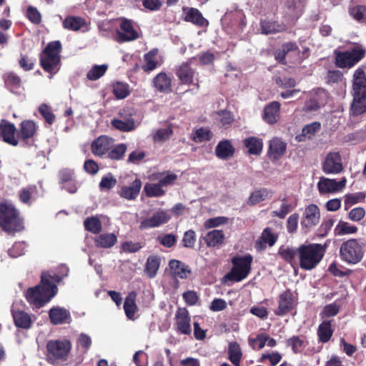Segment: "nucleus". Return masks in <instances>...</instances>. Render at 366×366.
I'll return each mask as SVG.
<instances>
[{"label":"nucleus","mask_w":366,"mask_h":366,"mask_svg":"<svg viewBox=\"0 0 366 366\" xmlns=\"http://www.w3.org/2000/svg\"><path fill=\"white\" fill-rule=\"evenodd\" d=\"M326 244L319 243L303 244L297 247L299 265L304 270L315 269L324 257Z\"/></svg>","instance_id":"nucleus-1"},{"label":"nucleus","mask_w":366,"mask_h":366,"mask_svg":"<svg viewBox=\"0 0 366 366\" xmlns=\"http://www.w3.org/2000/svg\"><path fill=\"white\" fill-rule=\"evenodd\" d=\"M0 227L3 231L14 234L24 229V219L15 206L7 201L0 202Z\"/></svg>","instance_id":"nucleus-2"},{"label":"nucleus","mask_w":366,"mask_h":366,"mask_svg":"<svg viewBox=\"0 0 366 366\" xmlns=\"http://www.w3.org/2000/svg\"><path fill=\"white\" fill-rule=\"evenodd\" d=\"M366 66H361L354 72L352 88L354 98L351 111L354 116L366 112Z\"/></svg>","instance_id":"nucleus-3"},{"label":"nucleus","mask_w":366,"mask_h":366,"mask_svg":"<svg viewBox=\"0 0 366 366\" xmlns=\"http://www.w3.org/2000/svg\"><path fill=\"white\" fill-rule=\"evenodd\" d=\"M61 44L59 41L48 43L39 56L40 66L44 71L53 75L56 74L61 64Z\"/></svg>","instance_id":"nucleus-4"},{"label":"nucleus","mask_w":366,"mask_h":366,"mask_svg":"<svg viewBox=\"0 0 366 366\" xmlns=\"http://www.w3.org/2000/svg\"><path fill=\"white\" fill-rule=\"evenodd\" d=\"M335 64L340 69H351L366 56V48L355 43L353 46L345 51L335 50Z\"/></svg>","instance_id":"nucleus-5"},{"label":"nucleus","mask_w":366,"mask_h":366,"mask_svg":"<svg viewBox=\"0 0 366 366\" xmlns=\"http://www.w3.org/2000/svg\"><path fill=\"white\" fill-rule=\"evenodd\" d=\"M54 296L55 292L52 291V286L46 283L45 277H41L40 284L35 287H29L25 292V297L27 302L36 308L44 307Z\"/></svg>","instance_id":"nucleus-6"},{"label":"nucleus","mask_w":366,"mask_h":366,"mask_svg":"<svg viewBox=\"0 0 366 366\" xmlns=\"http://www.w3.org/2000/svg\"><path fill=\"white\" fill-rule=\"evenodd\" d=\"M365 252V244L360 239H350L341 244L340 256L349 264H356L362 261Z\"/></svg>","instance_id":"nucleus-7"},{"label":"nucleus","mask_w":366,"mask_h":366,"mask_svg":"<svg viewBox=\"0 0 366 366\" xmlns=\"http://www.w3.org/2000/svg\"><path fill=\"white\" fill-rule=\"evenodd\" d=\"M252 259L251 254L232 257V264L233 267L224 278L233 282L243 280L250 272Z\"/></svg>","instance_id":"nucleus-8"},{"label":"nucleus","mask_w":366,"mask_h":366,"mask_svg":"<svg viewBox=\"0 0 366 366\" xmlns=\"http://www.w3.org/2000/svg\"><path fill=\"white\" fill-rule=\"evenodd\" d=\"M72 344L70 340H49L46 343L47 358L53 362L66 361L71 350Z\"/></svg>","instance_id":"nucleus-9"},{"label":"nucleus","mask_w":366,"mask_h":366,"mask_svg":"<svg viewBox=\"0 0 366 366\" xmlns=\"http://www.w3.org/2000/svg\"><path fill=\"white\" fill-rule=\"evenodd\" d=\"M330 97L329 92L322 88L312 89L309 94V99L305 102L303 111L315 112L325 107Z\"/></svg>","instance_id":"nucleus-10"},{"label":"nucleus","mask_w":366,"mask_h":366,"mask_svg":"<svg viewBox=\"0 0 366 366\" xmlns=\"http://www.w3.org/2000/svg\"><path fill=\"white\" fill-rule=\"evenodd\" d=\"M119 29L116 31V40L119 43L132 41L139 38L138 31L134 28L132 20L120 19Z\"/></svg>","instance_id":"nucleus-11"},{"label":"nucleus","mask_w":366,"mask_h":366,"mask_svg":"<svg viewBox=\"0 0 366 366\" xmlns=\"http://www.w3.org/2000/svg\"><path fill=\"white\" fill-rule=\"evenodd\" d=\"M191 318L189 311L185 308L179 307L175 314V329L177 332L189 335L192 333Z\"/></svg>","instance_id":"nucleus-12"},{"label":"nucleus","mask_w":366,"mask_h":366,"mask_svg":"<svg viewBox=\"0 0 366 366\" xmlns=\"http://www.w3.org/2000/svg\"><path fill=\"white\" fill-rule=\"evenodd\" d=\"M322 169L327 174L340 173L343 170V167L340 153L337 152L328 153L322 162Z\"/></svg>","instance_id":"nucleus-13"},{"label":"nucleus","mask_w":366,"mask_h":366,"mask_svg":"<svg viewBox=\"0 0 366 366\" xmlns=\"http://www.w3.org/2000/svg\"><path fill=\"white\" fill-rule=\"evenodd\" d=\"M114 139L107 135H101L95 139L91 144V152L96 156L101 158L106 157Z\"/></svg>","instance_id":"nucleus-14"},{"label":"nucleus","mask_w":366,"mask_h":366,"mask_svg":"<svg viewBox=\"0 0 366 366\" xmlns=\"http://www.w3.org/2000/svg\"><path fill=\"white\" fill-rule=\"evenodd\" d=\"M295 307L293 294L290 289L281 293L278 297V307L274 311L277 316H284L292 312Z\"/></svg>","instance_id":"nucleus-15"},{"label":"nucleus","mask_w":366,"mask_h":366,"mask_svg":"<svg viewBox=\"0 0 366 366\" xmlns=\"http://www.w3.org/2000/svg\"><path fill=\"white\" fill-rule=\"evenodd\" d=\"M16 128L13 123L6 119L0 120V139L4 142L16 147L19 144V140L15 137Z\"/></svg>","instance_id":"nucleus-16"},{"label":"nucleus","mask_w":366,"mask_h":366,"mask_svg":"<svg viewBox=\"0 0 366 366\" xmlns=\"http://www.w3.org/2000/svg\"><path fill=\"white\" fill-rule=\"evenodd\" d=\"M37 129L36 123L32 120H24L20 124L19 137L26 146H31L33 143V137Z\"/></svg>","instance_id":"nucleus-17"},{"label":"nucleus","mask_w":366,"mask_h":366,"mask_svg":"<svg viewBox=\"0 0 366 366\" xmlns=\"http://www.w3.org/2000/svg\"><path fill=\"white\" fill-rule=\"evenodd\" d=\"M320 219L319 207L314 204L308 205L305 210L301 220V225L303 227L310 229L317 225Z\"/></svg>","instance_id":"nucleus-18"},{"label":"nucleus","mask_w":366,"mask_h":366,"mask_svg":"<svg viewBox=\"0 0 366 366\" xmlns=\"http://www.w3.org/2000/svg\"><path fill=\"white\" fill-rule=\"evenodd\" d=\"M182 19L186 22H190L199 27L209 24L208 21L203 16L201 11L194 7L184 6L182 8Z\"/></svg>","instance_id":"nucleus-19"},{"label":"nucleus","mask_w":366,"mask_h":366,"mask_svg":"<svg viewBox=\"0 0 366 366\" xmlns=\"http://www.w3.org/2000/svg\"><path fill=\"white\" fill-rule=\"evenodd\" d=\"M195 57L189 59L187 61L182 63L176 71V75L182 84H191L193 82L195 74V69L191 67V64Z\"/></svg>","instance_id":"nucleus-20"},{"label":"nucleus","mask_w":366,"mask_h":366,"mask_svg":"<svg viewBox=\"0 0 366 366\" xmlns=\"http://www.w3.org/2000/svg\"><path fill=\"white\" fill-rule=\"evenodd\" d=\"M170 219L167 212L163 210L157 211L151 217L146 218L141 221L139 229L141 230L157 227L167 223Z\"/></svg>","instance_id":"nucleus-21"},{"label":"nucleus","mask_w":366,"mask_h":366,"mask_svg":"<svg viewBox=\"0 0 366 366\" xmlns=\"http://www.w3.org/2000/svg\"><path fill=\"white\" fill-rule=\"evenodd\" d=\"M346 179L336 181L335 179L322 177L317 183L319 192L322 194L340 191L345 187Z\"/></svg>","instance_id":"nucleus-22"},{"label":"nucleus","mask_w":366,"mask_h":366,"mask_svg":"<svg viewBox=\"0 0 366 366\" xmlns=\"http://www.w3.org/2000/svg\"><path fill=\"white\" fill-rule=\"evenodd\" d=\"M281 104L277 101H274L265 106L262 114V119L267 124L273 125L280 119Z\"/></svg>","instance_id":"nucleus-23"},{"label":"nucleus","mask_w":366,"mask_h":366,"mask_svg":"<svg viewBox=\"0 0 366 366\" xmlns=\"http://www.w3.org/2000/svg\"><path fill=\"white\" fill-rule=\"evenodd\" d=\"M287 144L279 137H274L269 141L268 157L272 160L280 159L285 153Z\"/></svg>","instance_id":"nucleus-24"},{"label":"nucleus","mask_w":366,"mask_h":366,"mask_svg":"<svg viewBox=\"0 0 366 366\" xmlns=\"http://www.w3.org/2000/svg\"><path fill=\"white\" fill-rule=\"evenodd\" d=\"M278 239V235L272 232L270 227H266L262 231L259 238L255 242V248L258 251L266 249L267 245L273 246Z\"/></svg>","instance_id":"nucleus-25"},{"label":"nucleus","mask_w":366,"mask_h":366,"mask_svg":"<svg viewBox=\"0 0 366 366\" xmlns=\"http://www.w3.org/2000/svg\"><path fill=\"white\" fill-rule=\"evenodd\" d=\"M49 316L51 324L62 325L71 320V315L69 310L59 307H53L49 312Z\"/></svg>","instance_id":"nucleus-26"},{"label":"nucleus","mask_w":366,"mask_h":366,"mask_svg":"<svg viewBox=\"0 0 366 366\" xmlns=\"http://www.w3.org/2000/svg\"><path fill=\"white\" fill-rule=\"evenodd\" d=\"M142 188V182L139 179H135L131 185L122 186L119 192V196L127 200L135 199L139 194Z\"/></svg>","instance_id":"nucleus-27"},{"label":"nucleus","mask_w":366,"mask_h":366,"mask_svg":"<svg viewBox=\"0 0 366 366\" xmlns=\"http://www.w3.org/2000/svg\"><path fill=\"white\" fill-rule=\"evenodd\" d=\"M169 266L171 272L175 277L187 279L188 276L192 274V270L189 267L180 260L171 259L169 262Z\"/></svg>","instance_id":"nucleus-28"},{"label":"nucleus","mask_w":366,"mask_h":366,"mask_svg":"<svg viewBox=\"0 0 366 366\" xmlns=\"http://www.w3.org/2000/svg\"><path fill=\"white\" fill-rule=\"evenodd\" d=\"M261 33L265 35L283 32L287 30V26L277 21L261 20Z\"/></svg>","instance_id":"nucleus-29"},{"label":"nucleus","mask_w":366,"mask_h":366,"mask_svg":"<svg viewBox=\"0 0 366 366\" xmlns=\"http://www.w3.org/2000/svg\"><path fill=\"white\" fill-rule=\"evenodd\" d=\"M64 29L77 31L84 28L87 30V22L85 19L81 16H67L62 21Z\"/></svg>","instance_id":"nucleus-30"},{"label":"nucleus","mask_w":366,"mask_h":366,"mask_svg":"<svg viewBox=\"0 0 366 366\" xmlns=\"http://www.w3.org/2000/svg\"><path fill=\"white\" fill-rule=\"evenodd\" d=\"M38 196V189L36 185L30 184L19 191V201L25 204L31 205Z\"/></svg>","instance_id":"nucleus-31"},{"label":"nucleus","mask_w":366,"mask_h":366,"mask_svg":"<svg viewBox=\"0 0 366 366\" xmlns=\"http://www.w3.org/2000/svg\"><path fill=\"white\" fill-rule=\"evenodd\" d=\"M234 152L235 149L228 139L220 141L215 148V154L221 159H227L232 157Z\"/></svg>","instance_id":"nucleus-32"},{"label":"nucleus","mask_w":366,"mask_h":366,"mask_svg":"<svg viewBox=\"0 0 366 366\" xmlns=\"http://www.w3.org/2000/svg\"><path fill=\"white\" fill-rule=\"evenodd\" d=\"M244 146L247 149V152L251 155L259 156L263 149V140L257 137H249L244 139Z\"/></svg>","instance_id":"nucleus-33"},{"label":"nucleus","mask_w":366,"mask_h":366,"mask_svg":"<svg viewBox=\"0 0 366 366\" xmlns=\"http://www.w3.org/2000/svg\"><path fill=\"white\" fill-rule=\"evenodd\" d=\"M12 317L14 325L18 328L28 330L32 325V320L30 315L23 310H13Z\"/></svg>","instance_id":"nucleus-34"},{"label":"nucleus","mask_w":366,"mask_h":366,"mask_svg":"<svg viewBox=\"0 0 366 366\" xmlns=\"http://www.w3.org/2000/svg\"><path fill=\"white\" fill-rule=\"evenodd\" d=\"M153 84L160 92L169 93L172 91V80L164 72L158 74L154 78Z\"/></svg>","instance_id":"nucleus-35"},{"label":"nucleus","mask_w":366,"mask_h":366,"mask_svg":"<svg viewBox=\"0 0 366 366\" xmlns=\"http://www.w3.org/2000/svg\"><path fill=\"white\" fill-rule=\"evenodd\" d=\"M95 246L100 248H111L117 242V237L114 233H103L94 239Z\"/></svg>","instance_id":"nucleus-36"},{"label":"nucleus","mask_w":366,"mask_h":366,"mask_svg":"<svg viewBox=\"0 0 366 366\" xmlns=\"http://www.w3.org/2000/svg\"><path fill=\"white\" fill-rule=\"evenodd\" d=\"M161 259L157 255H150L147 257L144 272L147 277H155L159 269Z\"/></svg>","instance_id":"nucleus-37"},{"label":"nucleus","mask_w":366,"mask_h":366,"mask_svg":"<svg viewBox=\"0 0 366 366\" xmlns=\"http://www.w3.org/2000/svg\"><path fill=\"white\" fill-rule=\"evenodd\" d=\"M136 297V292L132 291L128 294V295L125 298L124 303V310L126 316L127 317L128 319L132 320H134V315L136 312L137 311Z\"/></svg>","instance_id":"nucleus-38"},{"label":"nucleus","mask_w":366,"mask_h":366,"mask_svg":"<svg viewBox=\"0 0 366 366\" xmlns=\"http://www.w3.org/2000/svg\"><path fill=\"white\" fill-rule=\"evenodd\" d=\"M331 322V320H324L318 326L317 336L319 342L326 343L332 337L334 330L332 329Z\"/></svg>","instance_id":"nucleus-39"},{"label":"nucleus","mask_w":366,"mask_h":366,"mask_svg":"<svg viewBox=\"0 0 366 366\" xmlns=\"http://www.w3.org/2000/svg\"><path fill=\"white\" fill-rule=\"evenodd\" d=\"M3 79L6 87L11 92H16L21 86V78L13 71L5 73L3 76Z\"/></svg>","instance_id":"nucleus-40"},{"label":"nucleus","mask_w":366,"mask_h":366,"mask_svg":"<svg viewBox=\"0 0 366 366\" xmlns=\"http://www.w3.org/2000/svg\"><path fill=\"white\" fill-rule=\"evenodd\" d=\"M224 238V234L222 230L214 229L209 232L204 239L208 247H215L221 245Z\"/></svg>","instance_id":"nucleus-41"},{"label":"nucleus","mask_w":366,"mask_h":366,"mask_svg":"<svg viewBox=\"0 0 366 366\" xmlns=\"http://www.w3.org/2000/svg\"><path fill=\"white\" fill-rule=\"evenodd\" d=\"M157 49H152L144 55V64L142 69L145 72H150L155 69L158 65L157 60Z\"/></svg>","instance_id":"nucleus-42"},{"label":"nucleus","mask_w":366,"mask_h":366,"mask_svg":"<svg viewBox=\"0 0 366 366\" xmlns=\"http://www.w3.org/2000/svg\"><path fill=\"white\" fill-rule=\"evenodd\" d=\"M229 360L235 366H239L242 356L240 345L237 342H232L228 346Z\"/></svg>","instance_id":"nucleus-43"},{"label":"nucleus","mask_w":366,"mask_h":366,"mask_svg":"<svg viewBox=\"0 0 366 366\" xmlns=\"http://www.w3.org/2000/svg\"><path fill=\"white\" fill-rule=\"evenodd\" d=\"M273 192L271 190L263 188L254 191L249 196L248 204L249 205H255L260 202L264 201L267 197H271Z\"/></svg>","instance_id":"nucleus-44"},{"label":"nucleus","mask_w":366,"mask_h":366,"mask_svg":"<svg viewBox=\"0 0 366 366\" xmlns=\"http://www.w3.org/2000/svg\"><path fill=\"white\" fill-rule=\"evenodd\" d=\"M366 194L365 192H356L347 194L344 197V208L348 210L352 205L365 201Z\"/></svg>","instance_id":"nucleus-45"},{"label":"nucleus","mask_w":366,"mask_h":366,"mask_svg":"<svg viewBox=\"0 0 366 366\" xmlns=\"http://www.w3.org/2000/svg\"><path fill=\"white\" fill-rule=\"evenodd\" d=\"M112 93L117 99H124L130 94L129 86L121 81L114 82L112 84Z\"/></svg>","instance_id":"nucleus-46"},{"label":"nucleus","mask_w":366,"mask_h":366,"mask_svg":"<svg viewBox=\"0 0 366 366\" xmlns=\"http://www.w3.org/2000/svg\"><path fill=\"white\" fill-rule=\"evenodd\" d=\"M321 128V124L318 122H314L311 124L305 125L302 129V133L300 136L296 138L299 142L303 141L302 137L311 139Z\"/></svg>","instance_id":"nucleus-47"},{"label":"nucleus","mask_w":366,"mask_h":366,"mask_svg":"<svg viewBox=\"0 0 366 366\" xmlns=\"http://www.w3.org/2000/svg\"><path fill=\"white\" fill-rule=\"evenodd\" d=\"M127 152V145L121 143L117 145L112 144V149H109L106 157L115 161L121 160L124 158Z\"/></svg>","instance_id":"nucleus-48"},{"label":"nucleus","mask_w":366,"mask_h":366,"mask_svg":"<svg viewBox=\"0 0 366 366\" xmlns=\"http://www.w3.org/2000/svg\"><path fill=\"white\" fill-rule=\"evenodd\" d=\"M84 225L86 230L95 234H99L102 229L100 219L94 216L87 217L84 222Z\"/></svg>","instance_id":"nucleus-49"},{"label":"nucleus","mask_w":366,"mask_h":366,"mask_svg":"<svg viewBox=\"0 0 366 366\" xmlns=\"http://www.w3.org/2000/svg\"><path fill=\"white\" fill-rule=\"evenodd\" d=\"M111 124L116 129L124 132H131L135 128V122L133 119H129L127 121L114 119L112 120Z\"/></svg>","instance_id":"nucleus-50"},{"label":"nucleus","mask_w":366,"mask_h":366,"mask_svg":"<svg viewBox=\"0 0 366 366\" xmlns=\"http://www.w3.org/2000/svg\"><path fill=\"white\" fill-rule=\"evenodd\" d=\"M286 342L295 354L301 353L307 345L303 339L296 335L287 339Z\"/></svg>","instance_id":"nucleus-51"},{"label":"nucleus","mask_w":366,"mask_h":366,"mask_svg":"<svg viewBox=\"0 0 366 366\" xmlns=\"http://www.w3.org/2000/svg\"><path fill=\"white\" fill-rule=\"evenodd\" d=\"M278 254L283 260L292 265L295 257L297 256V248L281 247L279 249Z\"/></svg>","instance_id":"nucleus-52"},{"label":"nucleus","mask_w":366,"mask_h":366,"mask_svg":"<svg viewBox=\"0 0 366 366\" xmlns=\"http://www.w3.org/2000/svg\"><path fill=\"white\" fill-rule=\"evenodd\" d=\"M144 190L146 196L149 197H162L165 194V191L159 182L157 184H146Z\"/></svg>","instance_id":"nucleus-53"},{"label":"nucleus","mask_w":366,"mask_h":366,"mask_svg":"<svg viewBox=\"0 0 366 366\" xmlns=\"http://www.w3.org/2000/svg\"><path fill=\"white\" fill-rule=\"evenodd\" d=\"M108 69L107 65H94L92 67V69L87 72L86 77L88 79L91 81H95L101 78L104 75L107 70Z\"/></svg>","instance_id":"nucleus-54"},{"label":"nucleus","mask_w":366,"mask_h":366,"mask_svg":"<svg viewBox=\"0 0 366 366\" xmlns=\"http://www.w3.org/2000/svg\"><path fill=\"white\" fill-rule=\"evenodd\" d=\"M350 14L357 21L366 24V6H355L350 9Z\"/></svg>","instance_id":"nucleus-55"},{"label":"nucleus","mask_w":366,"mask_h":366,"mask_svg":"<svg viewBox=\"0 0 366 366\" xmlns=\"http://www.w3.org/2000/svg\"><path fill=\"white\" fill-rule=\"evenodd\" d=\"M357 229L356 226H352L348 222L340 221L336 226L335 232L337 235H345L355 234Z\"/></svg>","instance_id":"nucleus-56"},{"label":"nucleus","mask_w":366,"mask_h":366,"mask_svg":"<svg viewBox=\"0 0 366 366\" xmlns=\"http://www.w3.org/2000/svg\"><path fill=\"white\" fill-rule=\"evenodd\" d=\"M197 240L196 233L193 229L186 231L182 240L183 247L192 249L194 247Z\"/></svg>","instance_id":"nucleus-57"},{"label":"nucleus","mask_w":366,"mask_h":366,"mask_svg":"<svg viewBox=\"0 0 366 366\" xmlns=\"http://www.w3.org/2000/svg\"><path fill=\"white\" fill-rule=\"evenodd\" d=\"M59 184H66L67 182L72 181L75 178L74 170L69 168H63L58 173Z\"/></svg>","instance_id":"nucleus-58"},{"label":"nucleus","mask_w":366,"mask_h":366,"mask_svg":"<svg viewBox=\"0 0 366 366\" xmlns=\"http://www.w3.org/2000/svg\"><path fill=\"white\" fill-rule=\"evenodd\" d=\"M39 112L47 124L51 125L54 122L55 115L48 105L46 104H41L39 107Z\"/></svg>","instance_id":"nucleus-59"},{"label":"nucleus","mask_w":366,"mask_h":366,"mask_svg":"<svg viewBox=\"0 0 366 366\" xmlns=\"http://www.w3.org/2000/svg\"><path fill=\"white\" fill-rule=\"evenodd\" d=\"M339 311L340 306L336 302H333L324 307L320 316L322 318L334 317L338 314Z\"/></svg>","instance_id":"nucleus-60"},{"label":"nucleus","mask_w":366,"mask_h":366,"mask_svg":"<svg viewBox=\"0 0 366 366\" xmlns=\"http://www.w3.org/2000/svg\"><path fill=\"white\" fill-rule=\"evenodd\" d=\"M117 179L114 177L112 173H108L107 175L102 178L99 183V188L102 190L111 189L117 184Z\"/></svg>","instance_id":"nucleus-61"},{"label":"nucleus","mask_w":366,"mask_h":366,"mask_svg":"<svg viewBox=\"0 0 366 366\" xmlns=\"http://www.w3.org/2000/svg\"><path fill=\"white\" fill-rule=\"evenodd\" d=\"M173 134L172 129L170 127L158 129L153 136L154 142H165L169 139Z\"/></svg>","instance_id":"nucleus-62"},{"label":"nucleus","mask_w":366,"mask_h":366,"mask_svg":"<svg viewBox=\"0 0 366 366\" xmlns=\"http://www.w3.org/2000/svg\"><path fill=\"white\" fill-rule=\"evenodd\" d=\"M26 17L34 24L38 25L41 22V15L36 7L29 6L26 9Z\"/></svg>","instance_id":"nucleus-63"},{"label":"nucleus","mask_w":366,"mask_h":366,"mask_svg":"<svg viewBox=\"0 0 366 366\" xmlns=\"http://www.w3.org/2000/svg\"><path fill=\"white\" fill-rule=\"evenodd\" d=\"M212 137V134L208 128L201 127L195 131L194 139L199 142L209 141Z\"/></svg>","instance_id":"nucleus-64"}]
</instances>
